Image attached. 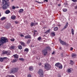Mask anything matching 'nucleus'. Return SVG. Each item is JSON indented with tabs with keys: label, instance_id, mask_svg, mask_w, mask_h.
<instances>
[{
	"label": "nucleus",
	"instance_id": "nucleus-1",
	"mask_svg": "<svg viewBox=\"0 0 77 77\" xmlns=\"http://www.w3.org/2000/svg\"><path fill=\"white\" fill-rule=\"evenodd\" d=\"M2 3L3 4L2 9L4 10H5L9 7L10 2H7V1L6 0H3Z\"/></svg>",
	"mask_w": 77,
	"mask_h": 77
},
{
	"label": "nucleus",
	"instance_id": "nucleus-2",
	"mask_svg": "<svg viewBox=\"0 0 77 77\" xmlns=\"http://www.w3.org/2000/svg\"><path fill=\"white\" fill-rule=\"evenodd\" d=\"M8 42V40L6 38L2 37L0 40V46H1V45H3V44H4V43Z\"/></svg>",
	"mask_w": 77,
	"mask_h": 77
},
{
	"label": "nucleus",
	"instance_id": "nucleus-3",
	"mask_svg": "<svg viewBox=\"0 0 77 77\" xmlns=\"http://www.w3.org/2000/svg\"><path fill=\"white\" fill-rule=\"evenodd\" d=\"M19 69L18 67H17L11 69L10 72V74H14V73H15V72H17V71H18Z\"/></svg>",
	"mask_w": 77,
	"mask_h": 77
},
{
	"label": "nucleus",
	"instance_id": "nucleus-4",
	"mask_svg": "<svg viewBox=\"0 0 77 77\" xmlns=\"http://www.w3.org/2000/svg\"><path fill=\"white\" fill-rule=\"evenodd\" d=\"M51 68V66L48 63H46L45 64L44 69L47 71L50 70Z\"/></svg>",
	"mask_w": 77,
	"mask_h": 77
},
{
	"label": "nucleus",
	"instance_id": "nucleus-5",
	"mask_svg": "<svg viewBox=\"0 0 77 77\" xmlns=\"http://www.w3.org/2000/svg\"><path fill=\"white\" fill-rule=\"evenodd\" d=\"M38 74L40 75V77H43V75L44 74V71L42 69H40L39 70L38 72Z\"/></svg>",
	"mask_w": 77,
	"mask_h": 77
},
{
	"label": "nucleus",
	"instance_id": "nucleus-6",
	"mask_svg": "<svg viewBox=\"0 0 77 77\" xmlns=\"http://www.w3.org/2000/svg\"><path fill=\"white\" fill-rule=\"evenodd\" d=\"M42 53H43L44 56H46V54H47L48 51H47V50L45 49L42 51Z\"/></svg>",
	"mask_w": 77,
	"mask_h": 77
},
{
	"label": "nucleus",
	"instance_id": "nucleus-7",
	"mask_svg": "<svg viewBox=\"0 0 77 77\" xmlns=\"http://www.w3.org/2000/svg\"><path fill=\"white\" fill-rule=\"evenodd\" d=\"M60 42L61 44H62L63 45H66V42L63 41H62L61 39L60 40Z\"/></svg>",
	"mask_w": 77,
	"mask_h": 77
},
{
	"label": "nucleus",
	"instance_id": "nucleus-8",
	"mask_svg": "<svg viewBox=\"0 0 77 77\" xmlns=\"http://www.w3.org/2000/svg\"><path fill=\"white\" fill-rule=\"evenodd\" d=\"M11 26V23H7V25L6 26V29H9Z\"/></svg>",
	"mask_w": 77,
	"mask_h": 77
},
{
	"label": "nucleus",
	"instance_id": "nucleus-9",
	"mask_svg": "<svg viewBox=\"0 0 77 77\" xmlns=\"http://www.w3.org/2000/svg\"><path fill=\"white\" fill-rule=\"evenodd\" d=\"M20 44H21L22 46L23 47H26V43H24V42H20Z\"/></svg>",
	"mask_w": 77,
	"mask_h": 77
},
{
	"label": "nucleus",
	"instance_id": "nucleus-10",
	"mask_svg": "<svg viewBox=\"0 0 77 77\" xmlns=\"http://www.w3.org/2000/svg\"><path fill=\"white\" fill-rule=\"evenodd\" d=\"M7 59V57H1L0 58V62H3L4 59Z\"/></svg>",
	"mask_w": 77,
	"mask_h": 77
},
{
	"label": "nucleus",
	"instance_id": "nucleus-11",
	"mask_svg": "<svg viewBox=\"0 0 77 77\" xmlns=\"http://www.w3.org/2000/svg\"><path fill=\"white\" fill-rule=\"evenodd\" d=\"M25 38L26 39H31L32 38V37H31V36L30 35H28L25 36Z\"/></svg>",
	"mask_w": 77,
	"mask_h": 77
},
{
	"label": "nucleus",
	"instance_id": "nucleus-12",
	"mask_svg": "<svg viewBox=\"0 0 77 77\" xmlns=\"http://www.w3.org/2000/svg\"><path fill=\"white\" fill-rule=\"evenodd\" d=\"M13 56L14 57V59H18L19 57V56L17 54L14 55Z\"/></svg>",
	"mask_w": 77,
	"mask_h": 77
},
{
	"label": "nucleus",
	"instance_id": "nucleus-13",
	"mask_svg": "<svg viewBox=\"0 0 77 77\" xmlns=\"http://www.w3.org/2000/svg\"><path fill=\"white\" fill-rule=\"evenodd\" d=\"M11 19H12V20H14L16 18V16L14 15H13L11 16Z\"/></svg>",
	"mask_w": 77,
	"mask_h": 77
},
{
	"label": "nucleus",
	"instance_id": "nucleus-14",
	"mask_svg": "<svg viewBox=\"0 0 77 77\" xmlns=\"http://www.w3.org/2000/svg\"><path fill=\"white\" fill-rule=\"evenodd\" d=\"M68 26V23L66 22L65 26H64V27L63 28V29H66Z\"/></svg>",
	"mask_w": 77,
	"mask_h": 77
},
{
	"label": "nucleus",
	"instance_id": "nucleus-15",
	"mask_svg": "<svg viewBox=\"0 0 77 77\" xmlns=\"http://www.w3.org/2000/svg\"><path fill=\"white\" fill-rule=\"evenodd\" d=\"M10 48V50H15V46L11 45Z\"/></svg>",
	"mask_w": 77,
	"mask_h": 77
},
{
	"label": "nucleus",
	"instance_id": "nucleus-16",
	"mask_svg": "<svg viewBox=\"0 0 77 77\" xmlns=\"http://www.w3.org/2000/svg\"><path fill=\"white\" fill-rule=\"evenodd\" d=\"M35 26V23H33V22H31L30 25V26L31 27H33V26Z\"/></svg>",
	"mask_w": 77,
	"mask_h": 77
},
{
	"label": "nucleus",
	"instance_id": "nucleus-17",
	"mask_svg": "<svg viewBox=\"0 0 77 77\" xmlns=\"http://www.w3.org/2000/svg\"><path fill=\"white\" fill-rule=\"evenodd\" d=\"M10 13H11V11L9 10H6L5 11L6 14H9Z\"/></svg>",
	"mask_w": 77,
	"mask_h": 77
},
{
	"label": "nucleus",
	"instance_id": "nucleus-18",
	"mask_svg": "<svg viewBox=\"0 0 77 77\" xmlns=\"http://www.w3.org/2000/svg\"><path fill=\"white\" fill-rule=\"evenodd\" d=\"M45 50H51V48L50 47V46H47L46 47Z\"/></svg>",
	"mask_w": 77,
	"mask_h": 77
},
{
	"label": "nucleus",
	"instance_id": "nucleus-19",
	"mask_svg": "<svg viewBox=\"0 0 77 77\" xmlns=\"http://www.w3.org/2000/svg\"><path fill=\"white\" fill-rule=\"evenodd\" d=\"M29 71H33V67L31 66L29 67Z\"/></svg>",
	"mask_w": 77,
	"mask_h": 77
},
{
	"label": "nucleus",
	"instance_id": "nucleus-20",
	"mask_svg": "<svg viewBox=\"0 0 77 77\" xmlns=\"http://www.w3.org/2000/svg\"><path fill=\"white\" fill-rule=\"evenodd\" d=\"M60 64V63H57L55 64V65L56 66V67H57V68H58Z\"/></svg>",
	"mask_w": 77,
	"mask_h": 77
},
{
	"label": "nucleus",
	"instance_id": "nucleus-21",
	"mask_svg": "<svg viewBox=\"0 0 77 77\" xmlns=\"http://www.w3.org/2000/svg\"><path fill=\"white\" fill-rule=\"evenodd\" d=\"M18 48L19 50H22V46L20 45H18Z\"/></svg>",
	"mask_w": 77,
	"mask_h": 77
},
{
	"label": "nucleus",
	"instance_id": "nucleus-22",
	"mask_svg": "<svg viewBox=\"0 0 77 77\" xmlns=\"http://www.w3.org/2000/svg\"><path fill=\"white\" fill-rule=\"evenodd\" d=\"M71 31L72 35H74V29L72 28Z\"/></svg>",
	"mask_w": 77,
	"mask_h": 77
},
{
	"label": "nucleus",
	"instance_id": "nucleus-23",
	"mask_svg": "<svg viewBox=\"0 0 77 77\" xmlns=\"http://www.w3.org/2000/svg\"><path fill=\"white\" fill-rule=\"evenodd\" d=\"M59 69H62V64H60L59 65V66H58V67Z\"/></svg>",
	"mask_w": 77,
	"mask_h": 77
},
{
	"label": "nucleus",
	"instance_id": "nucleus-24",
	"mask_svg": "<svg viewBox=\"0 0 77 77\" xmlns=\"http://www.w3.org/2000/svg\"><path fill=\"white\" fill-rule=\"evenodd\" d=\"M11 54V51H7L6 54L7 55H10Z\"/></svg>",
	"mask_w": 77,
	"mask_h": 77
},
{
	"label": "nucleus",
	"instance_id": "nucleus-25",
	"mask_svg": "<svg viewBox=\"0 0 77 77\" xmlns=\"http://www.w3.org/2000/svg\"><path fill=\"white\" fill-rule=\"evenodd\" d=\"M24 11V10L23 9H21L19 11V13H22Z\"/></svg>",
	"mask_w": 77,
	"mask_h": 77
},
{
	"label": "nucleus",
	"instance_id": "nucleus-26",
	"mask_svg": "<svg viewBox=\"0 0 77 77\" xmlns=\"http://www.w3.org/2000/svg\"><path fill=\"white\" fill-rule=\"evenodd\" d=\"M71 56L72 57H76L77 55L75 54H72Z\"/></svg>",
	"mask_w": 77,
	"mask_h": 77
},
{
	"label": "nucleus",
	"instance_id": "nucleus-27",
	"mask_svg": "<svg viewBox=\"0 0 77 77\" xmlns=\"http://www.w3.org/2000/svg\"><path fill=\"white\" fill-rule=\"evenodd\" d=\"M74 63V62L72 61V60H70V65H72Z\"/></svg>",
	"mask_w": 77,
	"mask_h": 77
},
{
	"label": "nucleus",
	"instance_id": "nucleus-28",
	"mask_svg": "<svg viewBox=\"0 0 77 77\" xmlns=\"http://www.w3.org/2000/svg\"><path fill=\"white\" fill-rule=\"evenodd\" d=\"M50 30H51V29H50L46 31H45V33H50Z\"/></svg>",
	"mask_w": 77,
	"mask_h": 77
},
{
	"label": "nucleus",
	"instance_id": "nucleus-29",
	"mask_svg": "<svg viewBox=\"0 0 77 77\" xmlns=\"http://www.w3.org/2000/svg\"><path fill=\"white\" fill-rule=\"evenodd\" d=\"M67 11H68V10L66 8H64L63 9V12H66Z\"/></svg>",
	"mask_w": 77,
	"mask_h": 77
},
{
	"label": "nucleus",
	"instance_id": "nucleus-30",
	"mask_svg": "<svg viewBox=\"0 0 77 77\" xmlns=\"http://www.w3.org/2000/svg\"><path fill=\"white\" fill-rule=\"evenodd\" d=\"M58 30V27H55L54 29V31H57Z\"/></svg>",
	"mask_w": 77,
	"mask_h": 77
},
{
	"label": "nucleus",
	"instance_id": "nucleus-31",
	"mask_svg": "<svg viewBox=\"0 0 77 77\" xmlns=\"http://www.w3.org/2000/svg\"><path fill=\"white\" fill-rule=\"evenodd\" d=\"M19 60H21V61H24V59L22 58H19Z\"/></svg>",
	"mask_w": 77,
	"mask_h": 77
},
{
	"label": "nucleus",
	"instance_id": "nucleus-32",
	"mask_svg": "<svg viewBox=\"0 0 77 77\" xmlns=\"http://www.w3.org/2000/svg\"><path fill=\"white\" fill-rule=\"evenodd\" d=\"M24 51H26V52H29V49L26 48L24 49Z\"/></svg>",
	"mask_w": 77,
	"mask_h": 77
},
{
	"label": "nucleus",
	"instance_id": "nucleus-33",
	"mask_svg": "<svg viewBox=\"0 0 77 77\" xmlns=\"http://www.w3.org/2000/svg\"><path fill=\"white\" fill-rule=\"evenodd\" d=\"M71 68H70V69H68L67 70V72H71Z\"/></svg>",
	"mask_w": 77,
	"mask_h": 77
},
{
	"label": "nucleus",
	"instance_id": "nucleus-34",
	"mask_svg": "<svg viewBox=\"0 0 77 77\" xmlns=\"http://www.w3.org/2000/svg\"><path fill=\"white\" fill-rule=\"evenodd\" d=\"M5 19H6V17H3L1 18L2 21H3V20H5Z\"/></svg>",
	"mask_w": 77,
	"mask_h": 77
},
{
	"label": "nucleus",
	"instance_id": "nucleus-35",
	"mask_svg": "<svg viewBox=\"0 0 77 77\" xmlns=\"http://www.w3.org/2000/svg\"><path fill=\"white\" fill-rule=\"evenodd\" d=\"M2 54H6L7 53V51H2Z\"/></svg>",
	"mask_w": 77,
	"mask_h": 77
},
{
	"label": "nucleus",
	"instance_id": "nucleus-36",
	"mask_svg": "<svg viewBox=\"0 0 77 77\" xmlns=\"http://www.w3.org/2000/svg\"><path fill=\"white\" fill-rule=\"evenodd\" d=\"M27 77H32V75H31L30 74H28Z\"/></svg>",
	"mask_w": 77,
	"mask_h": 77
},
{
	"label": "nucleus",
	"instance_id": "nucleus-37",
	"mask_svg": "<svg viewBox=\"0 0 77 77\" xmlns=\"http://www.w3.org/2000/svg\"><path fill=\"white\" fill-rule=\"evenodd\" d=\"M41 39V37H39L38 38V41H40Z\"/></svg>",
	"mask_w": 77,
	"mask_h": 77
},
{
	"label": "nucleus",
	"instance_id": "nucleus-38",
	"mask_svg": "<svg viewBox=\"0 0 77 77\" xmlns=\"http://www.w3.org/2000/svg\"><path fill=\"white\" fill-rule=\"evenodd\" d=\"M17 60L16 59H14L13 60V62H14V63L16 62Z\"/></svg>",
	"mask_w": 77,
	"mask_h": 77
},
{
	"label": "nucleus",
	"instance_id": "nucleus-39",
	"mask_svg": "<svg viewBox=\"0 0 77 77\" xmlns=\"http://www.w3.org/2000/svg\"><path fill=\"white\" fill-rule=\"evenodd\" d=\"M11 41H12V42H14L15 41V39L13 38H11Z\"/></svg>",
	"mask_w": 77,
	"mask_h": 77
},
{
	"label": "nucleus",
	"instance_id": "nucleus-40",
	"mask_svg": "<svg viewBox=\"0 0 77 77\" xmlns=\"http://www.w3.org/2000/svg\"><path fill=\"white\" fill-rule=\"evenodd\" d=\"M51 35H52V36H55V33L54 32H52L51 33Z\"/></svg>",
	"mask_w": 77,
	"mask_h": 77
},
{
	"label": "nucleus",
	"instance_id": "nucleus-41",
	"mask_svg": "<svg viewBox=\"0 0 77 77\" xmlns=\"http://www.w3.org/2000/svg\"><path fill=\"white\" fill-rule=\"evenodd\" d=\"M72 2H74L75 3H76L77 2V0H72Z\"/></svg>",
	"mask_w": 77,
	"mask_h": 77
},
{
	"label": "nucleus",
	"instance_id": "nucleus-42",
	"mask_svg": "<svg viewBox=\"0 0 77 77\" xmlns=\"http://www.w3.org/2000/svg\"><path fill=\"white\" fill-rule=\"evenodd\" d=\"M12 9H15V7L14 6H12Z\"/></svg>",
	"mask_w": 77,
	"mask_h": 77
},
{
	"label": "nucleus",
	"instance_id": "nucleus-43",
	"mask_svg": "<svg viewBox=\"0 0 77 77\" xmlns=\"http://www.w3.org/2000/svg\"><path fill=\"white\" fill-rule=\"evenodd\" d=\"M20 36L21 37H24V35H23V34H21L20 35Z\"/></svg>",
	"mask_w": 77,
	"mask_h": 77
},
{
	"label": "nucleus",
	"instance_id": "nucleus-44",
	"mask_svg": "<svg viewBox=\"0 0 77 77\" xmlns=\"http://www.w3.org/2000/svg\"><path fill=\"white\" fill-rule=\"evenodd\" d=\"M38 4H41V3H42V4L44 3L42 2H38Z\"/></svg>",
	"mask_w": 77,
	"mask_h": 77
},
{
	"label": "nucleus",
	"instance_id": "nucleus-45",
	"mask_svg": "<svg viewBox=\"0 0 77 77\" xmlns=\"http://www.w3.org/2000/svg\"><path fill=\"white\" fill-rule=\"evenodd\" d=\"M9 77H15V76H14V75H10L9 76Z\"/></svg>",
	"mask_w": 77,
	"mask_h": 77
},
{
	"label": "nucleus",
	"instance_id": "nucleus-46",
	"mask_svg": "<svg viewBox=\"0 0 77 77\" xmlns=\"http://www.w3.org/2000/svg\"><path fill=\"white\" fill-rule=\"evenodd\" d=\"M15 24H18V23L19 22L18 21H15Z\"/></svg>",
	"mask_w": 77,
	"mask_h": 77
},
{
	"label": "nucleus",
	"instance_id": "nucleus-47",
	"mask_svg": "<svg viewBox=\"0 0 77 77\" xmlns=\"http://www.w3.org/2000/svg\"><path fill=\"white\" fill-rule=\"evenodd\" d=\"M42 65V63H38V65L39 66H41Z\"/></svg>",
	"mask_w": 77,
	"mask_h": 77
},
{
	"label": "nucleus",
	"instance_id": "nucleus-48",
	"mask_svg": "<svg viewBox=\"0 0 77 77\" xmlns=\"http://www.w3.org/2000/svg\"><path fill=\"white\" fill-rule=\"evenodd\" d=\"M30 42V40H29L27 42V43L28 44H29Z\"/></svg>",
	"mask_w": 77,
	"mask_h": 77
},
{
	"label": "nucleus",
	"instance_id": "nucleus-49",
	"mask_svg": "<svg viewBox=\"0 0 77 77\" xmlns=\"http://www.w3.org/2000/svg\"><path fill=\"white\" fill-rule=\"evenodd\" d=\"M73 50V48L71 47L70 48V50L71 51H72V50Z\"/></svg>",
	"mask_w": 77,
	"mask_h": 77
},
{
	"label": "nucleus",
	"instance_id": "nucleus-50",
	"mask_svg": "<svg viewBox=\"0 0 77 77\" xmlns=\"http://www.w3.org/2000/svg\"><path fill=\"white\" fill-rule=\"evenodd\" d=\"M61 57H63V53H62L61 54Z\"/></svg>",
	"mask_w": 77,
	"mask_h": 77
},
{
	"label": "nucleus",
	"instance_id": "nucleus-51",
	"mask_svg": "<svg viewBox=\"0 0 77 77\" xmlns=\"http://www.w3.org/2000/svg\"><path fill=\"white\" fill-rule=\"evenodd\" d=\"M38 22L35 23V26H36V25H38Z\"/></svg>",
	"mask_w": 77,
	"mask_h": 77
},
{
	"label": "nucleus",
	"instance_id": "nucleus-52",
	"mask_svg": "<svg viewBox=\"0 0 77 77\" xmlns=\"http://www.w3.org/2000/svg\"><path fill=\"white\" fill-rule=\"evenodd\" d=\"M75 9H77V5L75 7Z\"/></svg>",
	"mask_w": 77,
	"mask_h": 77
},
{
	"label": "nucleus",
	"instance_id": "nucleus-53",
	"mask_svg": "<svg viewBox=\"0 0 77 77\" xmlns=\"http://www.w3.org/2000/svg\"><path fill=\"white\" fill-rule=\"evenodd\" d=\"M58 6H61V4H59L58 5Z\"/></svg>",
	"mask_w": 77,
	"mask_h": 77
},
{
	"label": "nucleus",
	"instance_id": "nucleus-54",
	"mask_svg": "<svg viewBox=\"0 0 77 77\" xmlns=\"http://www.w3.org/2000/svg\"><path fill=\"white\" fill-rule=\"evenodd\" d=\"M45 2H48V0H45Z\"/></svg>",
	"mask_w": 77,
	"mask_h": 77
},
{
	"label": "nucleus",
	"instance_id": "nucleus-55",
	"mask_svg": "<svg viewBox=\"0 0 77 77\" xmlns=\"http://www.w3.org/2000/svg\"><path fill=\"white\" fill-rule=\"evenodd\" d=\"M63 29H63V28L61 30V31H63Z\"/></svg>",
	"mask_w": 77,
	"mask_h": 77
},
{
	"label": "nucleus",
	"instance_id": "nucleus-56",
	"mask_svg": "<svg viewBox=\"0 0 77 77\" xmlns=\"http://www.w3.org/2000/svg\"><path fill=\"white\" fill-rule=\"evenodd\" d=\"M59 50H62V47H60Z\"/></svg>",
	"mask_w": 77,
	"mask_h": 77
},
{
	"label": "nucleus",
	"instance_id": "nucleus-57",
	"mask_svg": "<svg viewBox=\"0 0 77 77\" xmlns=\"http://www.w3.org/2000/svg\"><path fill=\"white\" fill-rule=\"evenodd\" d=\"M52 54H54V51L52 53Z\"/></svg>",
	"mask_w": 77,
	"mask_h": 77
},
{
	"label": "nucleus",
	"instance_id": "nucleus-58",
	"mask_svg": "<svg viewBox=\"0 0 77 77\" xmlns=\"http://www.w3.org/2000/svg\"><path fill=\"white\" fill-rule=\"evenodd\" d=\"M14 0H11V2H13Z\"/></svg>",
	"mask_w": 77,
	"mask_h": 77
},
{
	"label": "nucleus",
	"instance_id": "nucleus-59",
	"mask_svg": "<svg viewBox=\"0 0 77 77\" xmlns=\"http://www.w3.org/2000/svg\"><path fill=\"white\" fill-rule=\"evenodd\" d=\"M35 2H36L37 3H38V2L37 1H35Z\"/></svg>",
	"mask_w": 77,
	"mask_h": 77
},
{
	"label": "nucleus",
	"instance_id": "nucleus-60",
	"mask_svg": "<svg viewBox=\"0 0 77 77\" xmlns=\"http://www.w3.org/2000/svg\"><path fill=\"white\" fill-rule=\"evenodd\" d=\"M66 4H65V3H64V5H68V4L66 3Z\"/></svg>",
	"mask_w": 77,
	"mask_h": 77
},
{
	"label": "nucleus",
	"instance_id": "nucleus-61",
	"mask_svg": "<svg viewBox=\"0 0 77 77\" xmlns=\"http://www.w3.org/2000/svg\"><path fill=\"white\" fill-rule=\"evenodd\" d=\"M16 8H19V7H16Z\"/></svg>",
	"mask_w": 77,
	"mask_h": 77
},
{
	"label": "nucleus",
	"instance_id": "nucleus-62",
	"mask_svg": "<svg viewBox=\"0 0 77 77\" xmlns=\"http://www.w3.org/2000/svg\"><path fill=\"white\" fill-rule=\"evenodd\" d=\"M7 2H9V0H6Z\"/></svg>",
	"mask_w": 77,
	"mask_h": 77
},
{
	"label": "nucleus",
	"instance_id": "nucleus-63",
	"mask_svg": "<svg viewBox=\"0 0 77 77\" xmlns=\"http://www.w3.org/2000/svg\"><path fill=\"white\" fill-rule=\"evenodd\" d=\"M75 14H77V11L75 12Z\"/></svg>",
	"mask_w": 77,
	"mask_h": 77
},
{
	"label": "nucleus",
	"instance_id": "nucleus-64",
	"mask_svg": "<svg viewBox=\"0 0 77 77\" xmlns=\"http://www.w3.org/2000/svg\"><path fill=\"white\" fill-rule=\"evenodd\" d=\"M58 77H61L60 76H58Z\"/></svg>",
	"mask_w": 77,
	"mask_h": 77
}]
</instances>
